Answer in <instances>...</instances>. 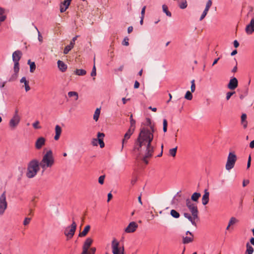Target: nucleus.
<instances>
[{
  "instance_id": "1",
  "label": "nucleus",
  "mask_w": 254,
  "mask_h": 254,
  "mask_svg": "<svg viewBox=\"0 0 254 254\" xmlns=\"http://www.w3.org/2000/svg\"><path fill=\"white\" fill-rule=\"evenodd\" d=\"M151 131L145 128H142L139 133L135 143L134 150L140 151L142 146H146V150L142 161L146 164L148 163L147 158H151L154 152V147L151 145V142L153 139V132L155 129L153 126L150 125Z\"/></svg>"
},
{
  "instance_id": "2",
  "label": "nucleus",
  "mask_w": 254,
  "mask_h": 254,
  "mask_svg": "<svg viewBox=\"0 0 254 254\" xmlns=\"http://www.w3.org/2000/svg\"><path fill=\"white\" fill-rule=\"evenodd\" d=\"M186 206L191 212L192 216L188 213H184V217L188 219L193 225L196 226L195 220L198 218V210L197 205L188 198L186 200Z\"/></svg>"
},
{
  "instance_id": "3",
  "label": "nucleus",
  "mask_w": 254,
  "mask_h": 254,
  "mask_svg": "<svg viewBox=\"0 0 254 254\" xmlns=\"http://www.w3.org/2000/svg\"><path fill=\"white\" fill-rule=\"evenodd\" d=\"M39 162L36 159H33L30 161L27 167L26 176L28 178H32L35 177L39 171Z\"/></svg>"
},
{
  "instance_id": "4",
  "label": "nucleus",
  "mask_w": 254,
  "mask_h": 254,
  "mask_svg": "<svg viewBox=\"0 0 254 254\" xmlns=\"http://www.w3.org/2000/svg\"><path fill=\"white\" fill-rule=\"evenodd\" d=\"M40 166L43 169L51 167L54 164V158L51 150L48 151L43 156L40 162Z\"/></svg>"
},
{
  "instance_id": "5",
  "label": "nucleus",
  "mask_w": 254,
  "mask_h": 254,
  "mask_svg": "<svg viewBox=\"0 0 254 254\" xmlns=\"http://www.w3.org/2000/svg\"><path fill=\"white\" fill-rule=\"evenodd\" d=\"M237 156L234 152H230L228 154L227 161L226 164V169L230 170L234 168L237 161Z\"/></svg>"
},
{
  "instance_id": "6",
  "label": "nucleus",
  "mask_w": 254,
  "mask_h": 254,
  "mask_svg": "<svg viewBox=\"0 0 254 254\" xmlns=\"http://www.w3.org/2000/svg\"><path fill=\"white\" fill-rule=\"evenodd\" d=\"M76 224L73 218L71 225L67 227L64 230V234L67 238L71 239L73 237L76 231Z\"/></svg>"
},
{
  "instance_id": "7",
  "label": "nucleus",
  "mask_w": 254,
  "mask_h": 254,
  "mask_svg": "<svg viewBox=\"0 0 254 254\" xmlns=\"http://www.w3.org/2000/svg\"><path fill=\"white\" fill-rule=\"evenodd\" d=\"M20 121V117L18 115V111L15 110L12 118L10 119L9 125L11 129H14L18 126Z\"/></svg>"
},
{
  "instance_id": "8",
  "label": "nucleus",
  "mask_w": 254,
  "mask_h": 254,
  "mask_svg": "<svg viewBox=\"0 0 254 254\" xmlns=\"http://www.w3.org/2000/svg\"><path fill=\"white\" fill-rule=\"evenodd\" d=\"M7 207L6 200V192L4 191L0 196V215H2Z\"/></svg>"
},
{
  "instance_id": "9",
  "label": "nucleus",
  "mask_w": 254,
  "mask_h": 254,
  "mask_svg": "<svg viewBox=\"0 0 254 254\" xmlns=\"http://www.w3.org/2000/svg\"><path fill=\"white\" fill-rule=\"evenodd\" d=\"M112 252L113 254H124V247H119V243L115 240L112 242Z\"/></svg>"
},
{
  "instance_id": "10",
  "label": "nucleus",
  "mask_w": 254,
  "mask_h": 254,
  "mask_svg": "<svg viewBox=\"0 0 254 254\" xmlns=\"http://www.w3.org/2000/svg\"><path fill=\"white\" fill-rule=\"evenodd\" d=\"M138 227L137 224L134 221L130 222L125 229V232L127 233H133Z\"/></svg>"
},
{
  "instance_id": "11",
  "label": "nucleus",
  "mask_w": 254,
  "mask_h": 254,
  "mask_svg": "<svg viewBox=\"0 0 254 254\" xmlns=\"http://www.w3.org/2000/svg\"><path fill=\"white\" fill-rule=\"evenodd\" d=\"M238 81L236 77H233L230 80L227 85L229 89L234 90L238 87Z\"/></svg>"
},
{
  "instance_id": "12",
  "label": "nucleus",
  "mask_w": 254,
  "mask_h": 254,
  "mask_svg": "<svg viewBox=\"0 0 254 254\" xmlns=\"http://www.w3.org/2000/svg\"><path fill=\"white\" fill-rule=\"evenodd\" d=\"M46 139L44 137H39L35 142L36 149L39 150L45 144Z\"/></svg>"
},
{
  "instance_id": "13",
  "label": "nucleus",
  "mask_w": 254,
  "mask_h": 254,
  "mask_svg": "<svg viewBox=\"0 0 254 254\" xmlns=\"http://www.w3.org/2000/svg\"><path fill=\"white\" fill-rule=\"evenodd\" d=\"M245 31L248 34H252L254 32V18H252L250 23L247 25Z\"/></svg>"
},
{
  "instance_id": "14",
  "label": "nucleus",
  "mask_w": 254,
  "mask_h": 254,
  "mask_svg": "<svg viewBox=\"0 0 254 254\" xmlns=\"http://www.w3.org/2000/svg\"><path fill=\"white\" fill-rule=\"evenodd\" d=\"M22 56V53L21 51L20 50H17L14 52L12 54V61L13 62H19V60L21 58Z\"/></svg>"
},
{
  "instance_id": "15",
  "label": "nucleus",
  "mask_w": 254,
  "mask_h": 254,
  "mask_svg": "<svg viewBox=\"0 0 254 254\" xmlns=\"http://www.w3.org/2000/svg\"><path fill=\"white\" fill-rule=\"evenodd\" d=\"M133 133V131L127 130V132L125 133L124 137L122 140V148L124 147V144L127 142V140L130 137Z\"/></svg>"
},
{
  "instance_id": "16",
  "label": "nucleus",
  "mask_w": 254,
  "mask_h": 254,
  "mask_svg": "<svg viewBox=\"0 0 254 254\" xmlns=\"http://www.w3.org/2000/svg\"><path fill=\"white\" fill-rule=\"evenodd\" d=\"M104 136L105 134L104 133L98 132L97 133L98 142L101 148H103L105 146V144L103 141V137Z\"/></svg>"
},
{
  "instance_id": "17",
  "label": "nucleus",
  "mask_w": 254,
  "mask_h": 254,
  "mask_svg": "<svg viewBox=\"0 0 254 254\" xmlns=\"http://www.w3.org/2000/svg\"><path fill=\"white\" fill-rule=\"evenodd\" d=\"M209 193L207 190H205L204 194H203L202 198V203L203 205H206L209 202Z\"/></svg>"
},
{
  "instance_id": "18",
  "label": "nucleus",
  "mask_w": 254,
  "mask_h": 254,
  "mask_svg": "<svg viewBox=\"0 0 254 254\" xmlns=\"http://www.w3.org/2000/svg\"><path fill=\"white\" fill-rule=\"evenodd\" d=\"M57 64L59 69L62 72H64L66 71L67 69V65L63 61L59 60Z\"/></svg>"
},
{
  "instance_id": "19",
  "label": "nucleus",
  "mask_w": 254,
  "mask_h": 254,
  "mask_svg": "<svg viewBox=\"0 0 254 254\" xmlns=\"http://www.w3.org/2000/svg\"><path fill=\"white\" fill-rule=\"evenodd\" d=\"M93 243V240L91 238H88L85 241L82 248L89 249Z\"/></svg>"
},
{
  "instance_id": "20",
  "label": "nucleus",
  "mask_w": 254,
  "mask_h": 254,
  "mask_svg": "<svg viewBox=\"0 0 254 254\" xmlns=\"http://www.w3.org/2000/svg\"><path fill=\"white\" fill-rule=\"evenodd\" d=\"M90 229V225H87L84 228V230L82 231V232L79 233L78 236L80 237H84L85 236L88 232H89V230Z\"/></svg>"
},
{
  "instance_id": "21",
  "label": "nucleus",
  "mask_w": 254,
  "mask_h": 254,
  "mask_svg": "<svg viewBox=\"0 0 254 254\" xmlns=\"http://www.w3.org/2000/svg\"><path fill=\"white\" fill-rule=\"evenodd\" d=\"M179 6L181 9H185L187 7V2L186 0H178Z\"/></svg>"
},
{
  "instance_id": "22",
  "label": "nucleus",
  "mask_w": 254,
  "mask_h": 254,
  "mask_svg": "<svg viewBox=\"0 0 254 254\" xmlns=\"http://www.w3.org/2000/svg\"><path fill=\"white\" fill-rule=\"evenodd\" d=\"M69 5H67V2L65 0L61 2L60 4V11L61 12H64L68 7Z\"/></svg>"
},
{
  "instance_id": "23",
  "label": "nucleus",
  "mask_w": 254,
  "mask_h": 254,
  "mask_svg": "<svg viewBox=\"0 0 254 254\" xmlns=\"http://www.w3.org/2000/svg\"><path fill=\"white\" fill-rule=\"evenodd\" d=\"M247 115L246 114H243L241 116V123L243 125L244 128H246L247 127L248 123L246 121Z\"/></svg>"
},
{
  "instance_id": "24",
  "label": "nucleus",
  "mask_w": 254,
  "mask_h": 254,
  "mask_svg": "<svg viewBox=\"0 0 254 254\" xmlns=\"http://www.w3.org/2000/svg\"><path fill=\"white\" fill-rule=\"evenodd\" d=\"M201 194L199 192H194L192 194L191 199L193 201L197 202Z\"/></svg>"
},
{
  "instance_id": "25",
  "label": "nucleus",
  "mask_w": 254,
  "mask_h": 254,
  "mask_svg": "<svg viewBox=\"0 0 254 254\" xmlns=\"http://www.w3.org/2000/svg\"><path fill=\"white\" fill-rule=\"evenodd\" d=\"M14 62V67H13V70L14 72V74L15 75V76L16 77L17 76V74L19 70V62Z\"/></svg>"
},
{
  "instance_id": "26",
  "label": "nucleus",
  "mask_w": 254,
  "mask_h": 254,
  "mask_svg": "<svg viewBox=\"0 0 254 254\" xmlns=\"http://www.w3.org/2000/svg\"><path fill=\"white\" fill-rule=\"evenodd\" d=\"M28 64L30 65V72H33L36 69V65L34 62H31L30 60L28 61Z\"/></svg>"
},
{
  "instance_id": "27",
  "label": "nucleus",
  "mask_w": 254,
  "mask_h": 254,
  "mask_svg": "<svg viewBox=\"0 0 254 254\" xmlns=\"http://www.w3.org/2000/svg\"><path fill=\"white\" fill-rule=\"evenodd\" d=\"M193 240V236L183 237V243L185 244L192 242Z\"/></svg>"
},
{
  "instance_id": "28",
  "label": "nucleus",
  "mask_w": 254,
  "mask_h": 254,
  "mask_svg": "<svg viewBox=\"0 0 254 254\" xmlns=\"http://www.w3.org/2000/svg\"><path fill=\"white\" fill-rule=\"evenodd\" d=\"M100 114V108H97L95 111L94 116H93V119L95 121H97L99 119V116Z\"/></svg>"
},
{
  "instance_id": "29",
  "label": "nucleus",
  "mask_w": 254,
  "mask_h": 254,
  "mask_svg": "<svg viewBox=\"0 0 254 254\" xmlns=\"http://www.w3.org/2000/svg\"><path fill=\"white\" fill-rule=\"evenodd\" d=\"M75 74L78 75H84L86 73L85 70L83 69H77L74 71Z\"/></svg>"
},
{
  "instance_id": "30",
  "label": "nucleus",
  "mask_w": 254,
  "mask_h": 254,
  "mask_svg": "<svg viewBox=\"0 0 254 254\" xmlns=\"http://www.w3.org/2000/svg\"><path fill=\"white\" fill-rule=\"evenodd\" d=\"M162 9H163V12H165L168 16H169V17L171 16V15H172L171 13V12H170L168 10V8L167 5H166V4H163L162 5Z\"/></svg>"
},
{
  "instance_id": "31",
  "label": "nucleus",
  "mask_w": 254,
  "mask_h": 254,
  "mask_svg": "<svg viewBox=\"0 0 254 254\" xmlns=\"http://www.w3.org/2000/svg\"><path fill=\"white\" fill-rule=\"evenodd\" d=\"M247 247V251H246V254H252L254 252V249L250 245L249 243H248L246 245Z\"/></svg>"
},
{
  "instance_id": "32",
  "label": "nucleus",
  "mask_w": 254,
  "mask_h": 254,
  "mask_svg": "<svg viewBox=\"0 0 254 254\" xmlns=\"http://www.w3.org/2000/svg\"><path fill=\"white\" fill-rule=\"evenodd\" d=\"M73 48L72 43H70L67 45L64 49V54H67Z\"/></svg>"
},
{
  "instance_id": "33",
  "label": "nucleus",
  "mask_w": 254,
  "mask_h": 254,
  "mask_svg": "<svg viewBox=\"0 0 254 254\" xmlns=\"http://www.w3.org/2000/svg\"><path fill=\"white\" fill-rule=\"evenodd\" d=\"M4 9L0 7V21L2 22L6 19V16L3 15Z\"/></svg>"
},
{
  "instance_id": "34",
  "label": "nucleus",
  "mask_w": 254,
  "mask_h": 254,
  "mask_svg": "<svg viewBox=\"0 0 254 254\" xmlns=\"http://www.w3.org/2000/svg\"><path fill=\"white\" fill-rule=\"evenodd\" d=\"M135 123H136V122L134 120L130 121V127L128 130H131V131L134 132V131L135 130Z\"/></svg>"
},
{
  "instance_id": "35",
  "label": "nucleus",
  "mask_w": 254,
  "mask_h": 254,
  "mask_svg": "<svg viewBox=\"0 0 254 254\" xmlns=\"http://www.w3.org/2000/svg\"><path fill=\"white\" fill-rule=\"evenodd\" d=\"M68 95L70 97H73V96H75V100H77L78 99V93L76 92H75V91H70V92H69L68 93Z\"/></svg>"
},
{
  "instance_id": "36",
  "label": "nucleus",
  "mask_w": 254,
  "mask_h": 254,
  "mask_svg": "<svg viewBox=\"0 0 254 254\" xmlns=\"http://www.w3.org/2000/svg\"><path fill=\"white\" fill-rule=\"evenodd\" d=\"M170 214L171 216L175 218H178L180 217V214L175 210L172 209Z\"/></svg>"
},
{
  "instance_id": "37",
  "label": "nucleus",
  "mask_w": 254,
  "mask_h": 254,
  "mask_svg": "<svg viewBox=\"0 0 254 254\" xmlns=\"http://www.w3.org/2000/svg\"><path fill=\"white\" fill-rule=\"evenodd\" d=\"M177 150V146L169 150V154L172 157H175Z\"/></svg>"
},
{
  "instance_id": "38",
  "label": "nucleus",
  "mask_w": 254,
  "mask_h": 254,
  "mask_svg": "<svg viewBox=\"0 0 254 254\" xmlns=\"http://www.w3.org/2000/svg\"><path fill=\"white\" fill-rule=\"evenodd\" d=\"M185 98L189 100H190L192 98V95L190 92L188 91L185 95Z\"/></svg>"
},
{
  "instance_id": "39",
  "label": "nucleus",
  "mask_w": 254,
  "mask_h": 254,
  "mask_svg": "<svg viewBox=\"0 0 254 254\" xmlns=\"http://www.w3.org/2000/svg\"><path fill=\"white\" fill-rule=\"evenodd\" d=\"M238 222V220L235 217H232L230 218V220L229 222V226L233 225Z\"/></svg>"
},
{
  "instance_id": "40",
  "label": "nucleus",
  "mask_w": 254,
  "mask_h": 254,
  "mask_svg": "<svg viewBox=\"0 0 254 254\" xmlns=\"http://www.w3.org/2000/svg\"><path fill=\"white\" fill-rule=\"evenodd\" d=\"M163 130L164 132L167 130V121L166 119H164L163 122Z\"/></svg>"
},
{
  "instance_id": "41",
  "label": "nucleus",
  "mask_w": 254,
  "mask_h": 254,
  "mask_svg": "<svg viewBox=\"0 0 254 254\" xmlns=\"http://www.w3.org/2000/svg\"><path fill=\"white\" fill-rule=\"evenodd\" d=\"M55 131L56 134H58L59 135H61L62 132V128L59 125H57L55 127Z\"/></svg>"
},
{
  "instance_id": "42",
  "label": "nucleus",
  "mask_w": 254,
  "mask_h": 254,
  "mask_svg": "<svg viewBox=\"0 0 254 254\" xmlns=\"http://www.w3.org/2000/svg\"><path fill=\"white\" fill-rule=\"evenodd\" d=\"M212 4V1L211 0H208L206 3V6L205 9L207 10H209L210 7L211 6Z\"/></svg>"
},
{
  "instance_id": "43",
  "label": "nucleus",
  "mask_w": 254,
  "mask_h": 254,
  "mask_svg": "<svg viewBox=\"0 0 254 254\" xmlns=\"http://www.w3.org/2000/svg\"><path fill=\"white\" fill-rule=\"evenodd\" d=\"M190 89H191V92H194L195 89V85L194 80V79L191 80V81Z\"/></svg>"
},
{
  "instance_id": "44",
  "label": "nucleus",
  "mask_w": 254,
  "mask_h": 254,
  "mask_svg": "<svg viewBox=\"0 0 254 254\" xmlns=\"http://www.w3.org/2000/svg\"><path fill=\"white\" fill-rule=\"evenodd\" d=\"M39 122L37 121L33 124V127L35 129L41 128V127L39 126Z\"/></svg>"
},
{
  "instance_id": "45",
  "label": "nucleus",
  "mask_w": 254,
  "mask_h": 254,
  "mask_svg": "<svg viewBox=\"0 0 254 254\" xmlns=\"http://www.w3.org/2000/svg\"><path fill=\"white\" fill-rule=\"evenodd\" d=\"M128 40H129V39L127 37H125L123 41L122 44L123 45L126 46H128L129 45Z\"/></svg>"
},
{
  "instance_id": "46",
  "label": "nucleus",
  "mask_w": 254,
  "mask_h": 254,
  "mask_svg": "<svg viewBox=\"0 0 254 254\" xmlns=\"http://www.w3.org/2000/svg\"><path fill=\"white\" fill-rule=\"evenodd\" d=\"M208 11V10L204 9L203 12H202V13L200 16V21L202 20L206 16Z\"/></svg>"
},
{
  "instance_id": "47",
  "label": "nucleus",
  "mask_w": 254,
  "mask_h": 254,
  "mask_svg": "<svg viewBox=\"0 0 254 254\" xmlns=\"http://www.w3.org/2000/svg\"><path fill=\"white\" fill-rule=\"evenodd\" d=\"M105 176L104 175L101 176L98 179L99 183L102 185L104 183V179Z\"/></svg>"
},
{
  "instance_id": "48",
  "label": "nucleus",
  "mask_w": 254,
  "mask_h": 254,
  "mask_svg": "<svg viewBox=\"0 0 254 254\" xmlns=\"http://www.w3.org/2000/svg\"><path fill=\"white\" fill-rule=\"evenodd\" d=\"M235 93V92H228L226 94V100H229L230 97Z\"/></svg>"
},
{
  "instance_id": "49",
  "label": "nucleus",
  "mask_w": 254,
  "mask_h": 254,
  "mask_svg": "<svg viewBox=\"0 0 254 254\" xmlns=\"http://www.w3.org/2000/svg\"><path fill=\"white\" fill-rule=\"evenodd\" d=\"M96 67H95V65L94 64L93 65V68H92V70L91 73V76H96Z\"/></svg>"
},
{
  "instance_id": "50",
  "label": "nucleus",
  "mask_w": 254,
  "mask_h": 254,
  "mask_svg": "<svg viewBox=\"0 0 254 254\" xmlns=\"http://www.w3.org/2000/svg\"><path fill=\"white\" fill-rule=\"evenodd\" d=\"M35 29L37 30V31H38V40L40 42H42L43 41V37H42V36L41 35L40 32L39 31L38 28L35 26Z\"/></svg>"
},
{
  "instance_id": "51",
  "label": "nucleus",
  "mask_w": 254,
  "mask_h": 254,
  "mask_svg": "<svg viewBox=\"0 0 254 254\" xmlns=\"http://www.w3.org/2000/svg\"><path fill=\"white\" fill-rule=\"evenodd\" d=\"M98 143V138H93L91 142V143L93 146H97Z\"/></svg>"
},
{
  "instance_id": "52",
  "label": "nucleus",
  "mask_w": 254,
  "mask_h": 254,
  "mask_svg": "<svg viewBox=\"0 0 254 254\" xmlns=\"http://www.w3.org/2000/svg\"><path fill=\"white\" fill-rule=\"evenodd\" d=\"M30 220H31V218H25L23 221V225H27V224H28L30 223Z\"/></svg>"
},
{
  "instance_id": "53",
  "label": "nucleus",
  "mask_w": 254,
  "mask_h": 254,
  "mask_svg": "<svg viewBox=\"0 0 254 254\" xmlns=\"http://www.w3.org/2000/svg\"><path fill=\"white\" fill-rule=\"evenodd\" d=\"M25 91L27 92L30 89V87L28 84V82L24 83Z\"/></svg>"
},
{
  "instance_id": "54",
  "label": "nucleus",
  "mask_w": 254,
  "mask_h": 254,
  "mask_svg": "<svg viewBox=\"0 0 254 254\" xmlns=\"http://www.w3.org/2000/svg\"><path fill=\"white\" fill-rule=\"evenodd\" d=\"M250 183V181L249 180H244L243 182V187H246L247 185H248Z\"/></svg>"
},
{
  "instance_id": "55",
  "label": "nucleus",
  "mask_w": 254,
  "mask_h": 254,
  "mask_svg": "<svg viewBox=\"0 0 254 254\" xmlns=\"http://www.w3.org/2000/svg\"><path fill=\"white\" fill-rule=\"evenodd\" d=\"M145 9H146V6H144L141 9V16H142V17H144Z\"/></svg>"
},
{
  "instance_id": "56",
  "label": "nucleus",
  "mask_w": 254,
  "mask_h": 254,
  "mask_svg": "<svg viewBox=\"0 0 254 254\" xmlns=\"http://www.w3.org/2000/svg\"><path fill=\"white\" fill-rule=\"evenodd\" d=\"M78 37V36H76L75 37H74L72 40L70 41V43H72V45H73V47H74V42L75 41V40L77 39V38Z\"/></svg>"
},
{
  "instance_id": "57",
  "label": "nucleus",
  "mask_w": 254,
  "mask_h": 254,
  "mask_svg": "<svg viewBox=\"0 0 254 254\" xmlns=\"http://www.w3.org/2000/svg\"><path fill=\"white\" fill-rule=\"evenodd\" d=\"M251 156H249L248 163H247V169H249L251 166Z\"/></svg>"
},
{
  "instance_id": "58",
  "label": "nucleus",
  "mask_w": 254,
  "mask_h": 254,
  "mask_svg": "<svg viewBox=\"0 0 254 254\" xmlns=\"http://www.w3.org/2000/svg\"><path fill=\"white\" fill-rule=\"evenodd\" d=\"M96 252V248L94 247H92L90 249V254H94Z\"/></svg>"
},
{
  "instance_id": "59",
  "label": "nucleus",
  "mask_w": 254,
  "mask_h": 254,
  "mask_svg": "<svg viewBox=\"0 0 254 254\" xmlns=\"http://www.w3.org/2000/svg\"><path fill=\"white\" fill-rule=\"evenodd\" d=\"M81 254H89L88 249L82 248V252Z\"/></svg>"
},
{
  "instance_id": "60",
  "label": "nucleus",
  "mask_w": 254,
  "mask_h": 254,
  "mask_svg": "<svg viewBox=\"0 0 254 254\" xmlns=\"http://www.w3.org/2000/svg\"><path fill=\"white\" fill-rule=\"evenodd\" d=\"M139 83L137 81H135L134 84V88H138L139 87Z\"/></svg>"
},
{
  "instance_id": "61",
  "label": "nucleus",
  "mask_w": 254,
  "mask_h": 254,
  "mask_svg": "<svg viewBox=\"0 0 254 254\" xmlns=\"http://www.w3.org/2000/svg\"><path fill=\"white\" fill-rule=\"evenodd\" d=\"M239 46V43L237 40L234 41V46L235 48H238Z\"/></svg>"
},
{
  "instance_id": "62",
  "label": "nucleus",
  "mask_w": 254,
  "mask_h": 254,
  "mask_svg": "<svg viewBox=\"0 0 254 254\" xmlns=\"http://www.w3.org/2000/svg\"><path fill=\"white\" fill-rule=\"evenodd\" d=\"M113 197V195L111 192L108 194V200L107 201L109 202Z\"/></svg>"
},
{
  "instance_id": "63",
  "label": "nucleus",
  "mask_w": 254,
  "mask_h": 254,
  "mask_svg": "<svg viewBox=\"0 0 254 254\" xmlns=\"http://www.w3.org/2000/svg\"><path fill=\"white\" fill-rule=\"evenodd\" d=\"M28 82V81L26 80V79L25 77H23L21 79H20V82L21 83H26V82Z\"/></svg>"
},
{
  "instance_id": "64",
  "label": "nucleus",
  "mask_w": 254,
  "mask_h": 254,
  "mask_svg": "<svg viewBox=\"0 0 254 254\" xmlns=\"http://www.w3.org/2000/svg\"><path fill=\"white\" fill-rule=\"evenodd\" d=\"M250 147L251 148H254V140L251 141L250 143Z\"/></svg>"
}]
</instances>
